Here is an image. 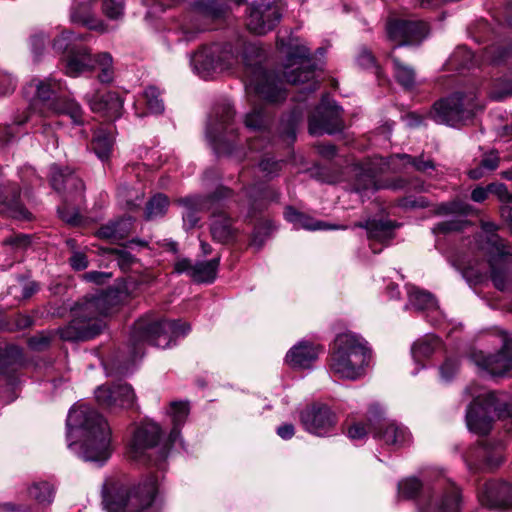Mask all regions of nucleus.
Listing matches in <instances>:
<instances>
[{
    "instance_id": "393cba45",
    "label": "nucleus",
    "mask_w": 512,
    "mask_h": 512,
    "mask_svg": "<svg viewBox=\"0 0 512 512\" xmlns=\"http://www.w3.org/2000/svg\"><path fill=\"white\" fill-rule=\"evenodd\" d=\"M220 263V257H215L209 261H200L192 264V262L183 258L178 260L174 265V270L177 273H186L195 282L198 283H212L217 274Z\"/></svg>"
},
{
    "instance_id": "09e8293b",
    "label": "nucleus",
    "mask_w": 512,
    "mask_h": 512,
    "mask_svg": "<svg viewBox=\"0 0 512 512\" xmlns=\"http://www.w3.org/2000/svg\"><path fill=\"white\" fill-rule=\"evenodd\" d=\"M474 54L468 48L461 46L453 53L451 62L460 68H471L474 65Z\"/></svg>"
},
{
    "instance_id": "b1692460",
    "label": "nucleus",
    "mask_w": 512,
    "mask_h": 512,
    "mask_svg": "<svg viewBox=\"0 0 512 512\" xmlns=\"http://www.w3.org/2000/svg\"><path fill=\"white\" fill-rule=\"evenodd\" d=\"M317 113L321 115L320 118L314 115L309 119L311 135L334 134L343 128L341 109L337 105L326 104V99H323Z\"/></svg>"
},
{
    "instance_id": "72a5a7b5",
    "label": "nucleus",
    "mask_w": 512,
    "mask_h": 512,
    "mask_svg": "<svg viewBox=\"0 0 512 512\" xmlns=\"http://www.w3.org/2000/svg\"><path fill=\"white\" fill-rule=\"evenodd\" d=\"M285 219L292 223L296 229L306 230H331V229H346L345 226L331 225L324 221H318L314 218L298 212L292 207H287L284 212Z\"/></svg>"
},
{
    "instance_id": "c756f323",
    "label": "nucleus",
    "mask_w": 512,
    "mask_h": 512,
    "mask_svg": "<svg viewBox=\"0 0 512 512\" xmlns=\"http://www.w3.org/2000/svg\"><path fill=\"white\" fill-rule=\"evenodd\" d=\"M19 196L16 184L0 185V203L7 207L9 215L18 220H30L31 213L19 203Z\"/></svg>"
},
{
    "instance_id": "a18cd8bd",
    "label": "nucleus",
    "mask_w": 512,
    "mask_h": 512,
    "mask_svg": "<svg viewBox=\"0 0 512 512\" xmlns=\"http://www.w3.org/2000/svg\"><path fill=\"white\" fill-rule=\"evenodd\" d=\"M29 494L39 504L49 505L54 499V488L48 482H37L30 487Z\"/></svg>"
},
{
    "instance_id": "774afa93",
    "label": "nucleus",
    "mask_w": 512,
    "mask_h": 512,
    "mask_svg": "<svg viewBox=\"0 0 512 512\" xmlns=\"http://www.w3.org/2000/svg\"><path fill=\"white\" fill-rule=\"evenodd\" d=\"M110 277V274L99 272V271H90L83 275V279L87 282H93L96 284H102L106 279Z\"/></svg>"
},
{
    "instance_id": "864d4df0",
    "label": "nucleus",
    "mask_w": 512,
    "mask_h": 512,
    "mask_svg": "<svg viewBox=\"0 0 512 512\" xmlns=\"http://www.w3.org/2000/svg\"><path fill=\"white\" fill-rule=\"evenodd\" d=\"M77 38L78 37L76 35H74L73 32L64 31L61 33L60 36H58L57 38L54 39V41L52 43V48L56 52L63 53L66 51L68 53V50L71 49L70 44H71L72 40L77 39Z\"/></svg>"
},
{
    "instance_id": "69168bd1",
    "label": "nucleus",
    "mask_w": 512,
    "mask_h": 512,
    "mask_svg": "<svg viewBox=\"0 0 512 512\" xmlns=\"http://www.w3.org/2000/svg\"><path fill=\"white\" fill-rule=\"evenodd\" d=\"M359 66L363 68H372L375 66V59L372 53L368 50H363L357 57Z\"/></svg>"
},
{
    "instance_id": "79ce46f5",
    "label": "nucleus",
    "mask_w": 512,
    "mask_h": 512,
    "mask_svg": "<svg viewBox=\"0 0 512 512\" xmlns=\"http://www.w3.org/2000/svg\"><path fill=\"white\" fill-rule=\"evenodd\" d=\"M249 201L252 210L263 207L269 201L278 199V194L270 187L256 186L250 188L248 192Z\"/></svg>"
},
{
    "instance_id": "052dcab7",
    "label": "nucleus",
    "mask_w": 512,
    "mask_h": 512,
    "mask_svg": "<svg viewBox=\"0 0 512 512\" xmlns=\"http://www.w3.org/2000/svg\"><path fill=\"white\" fill-rule=\"evenodd\" d=\"M45 44H46V35L44 33H42V32L37 33L31 37L32 51L36 57L41 55L42 51L45 48Z\"/></svg>"
},
{
    "instance_id": "680f3d73",
    "label": "nucleus",
    "mask_w": 512,
    "mask_h": 512,
    "mask_svg": "<svg viewBox=\"0 0 512 512\" xmlns=\"http://www.w3.org/2000/svg\"><path fill=\"white\" fill-rule=\"evenodd\" d=\"M69 261L72 268L77 271L83 270L88 266L87 257L81 252H74Z\"/></svg>"
},
{
    "instance_id": "5fc2aeb1",
    "label": "nucleus",
    "mask_w": 512,
    "mask_h": 512,
    "mask_svg": "<svg viewBox=\"0 0 512 512\" xmlns=\"http://www.w3.org/2000/svg\"><path fill=\"white\" fill-rule=\"evenodd\" d=\"M282 162L275 161L272 158H264L259 163V170L263 173L266 178L276 176L281 170Z\"/></svg>"
},
{
    "instance_id": "338daca9",
    "label": "nucleus",
    "mask_w": 512,
    "mask_h": 512,
    "mask_svg": "<svg viewBox=\"0 0 512 512\" xmlns=\"http://www.w3.org/2000/svg\"><path fill=\"white\" fill-rule=\"evenodd\" d=\"M498 164L499 157L495 152H490L489 154H486L481 160L482 167L490 171L496 169L498 167Z\"/></svg>"
},
{
    "instance_id": "58836bf2",
    "label": "nucleus",
    "mask_w": 512,
    "mask_h": 512,
    "mask_svg": "<svg viewBox=\"0 0 512 512\" xmlns=\"http://www.w3.org/2000/svg\"><path fill=\"white\" fill-rule=\"evenodd\" d=\"M398 164L402 167L411 165L415 170L420 172H426L429 169H434V163L430 159L424 160L422 156L413 158L408 154H395L389 158L388 165L392 166L393 171H398L400 169Z\"/></svg>"
},
{
    "instance_id": "39448f33",
    "label": "nucleus",
    "mask_w": 512,
    "mask_h": 512,
    "mask_svg": "<svg viewBox=\"0 0 512 512\" xmlns=\"http://www.w3.org/2000/svg\"><path fill=\"white\" fill-rule=\"evenodd\" d=\"M370 358L368 343L360 335L341 333L334 340L330 370L339 378L356 380L364 374Z\"/></svg>"
},
{
    "instance_id": "0eeeda50",
    "label": "nucleus",
    "mask_w": 512,
    "mask_h": 512,
    "mask_svg": "<svg viewBox=\"0 0 512 512\" xmlns=\"http://www.w3.org/2000/svg\"><path fill=\"white\" fill-rule=\"evenodd\" d=\"M465 393L473 399L466 412V423L470 431L487 434L492 427V412L498 417L511 416L508 403L494 392L472 384L465 389Z\"/></svg>"
},
{
    "instance_id": "49530a36",
    "label": "nucleus",
    "mask_w": 512,
    "mask_h": 512,
    "mask_svg": "<svg viewBox=\"0 0 512 512\" xmlns=\"http://www.w3.org/2000/svg\"><path fill=\"white\" fill-rule=\"evenodd\" d=\"M423 488L422 483L415 477H408L398 483V497L411 499L418 495Z\"/></svg>"
},
{
    "instance_id": "37998d69",
    "label": "nucleus",
    "mask_w": 512,
    "mask_h": 512,
    "mask_svg": "<svg viewBox=\"0 0 512 512\" xmlns=\"http://www.w3.org/2000/svg\"><path fill=\"white\" fill-rule=\"evenodd\" d=\"M489 95L491 99L496 101L512 97V74L495 79L490 88Z\"/></svg>"
},
{
    "instance_id": "9d476101",
    "label": "nucleus",
    "mask_w": 512,
    "mask_h": 512,
    "mask_svg": "<svg viewBox=\"0 0 512 512\" xmlns=\"http://www.w3.org/2000/svg\"><path fill=\"white\" fill-rule=\"evenodd\" d=\"M161 429L157 423H141L134 431L129 455L135 461H151L159 471L165 469L169 454L168 443L159 445Z\"/></svg>"
},
{
    "instance_id": "6ab92c4d",
    "label": "nucleus",
    "mask_w": 512,
    "mask_h": 512,
    "mask_svg": "<svg viewBox=\"0 0 512 512\" xmlns=\"http://www.w3.org/2000/svg\"><path fill=\"white\" fill-rule=\"evenodd\" d=\"M282 17L279 5L272 0H257L249 7L247 29L256 35H265L273 30Z\"/></svg>"
},
{
    "instance_id": "f3484780",
    "label": "nucleus",
    "mask_w": 512,
    "mask_h": 512,
    "mask_svg": "<svg viewBox=\"0 0 512 512\" xmlns=\"http://www.w3.org/2000/svg\"><path fill=\"white\" fill-rule=\"evenodd\" d=\"M461 494L453 483L438 482L426 490L418 502V512H459Z\"/></svg>"
},
{
    "instance_id": "bb28decb",
    "label": "nucleus",
    "mask_w": 512,
    "mask_h": 512,
    "mask_svg": "<svg viewBox=\"0 0 512 512\" xmlns=\"http://www.w3.org/2000/svg\"><path fill=\"white\" fill-rule=\"evenodd\" d=\"M408 303L405 305V309H415L417 311H426L429 321L433 325L440 324L443 317L442 312L439 309L438 303L434 296L424 290H421L415 286H407Z\"/></svg>"
},
{
    "instance_id": "0e129e2a",
    "label": "nucleus",
    "mask_w": 512,
    "mask_h": 512,
    "mask_svg": "<svg viewBox=\"0 0 512 512\" xmlns=\"http://www.w3.org/2000/svg\"><path fill=\"white\" fill-rule=\"evenodd\" d=\"M4 243L16 247H26L30 243V236L27 234H18L6 238Z\"/></svg>"
},
{
    "instance_id": "20e7f679",
    "label": "nucleus",
    "mask_w": 512,
    "mask_h": 512,
    "mask_svg": "<svg viewBox=\"0 0 512 512\" xmlns=\"http://www.w3.org/2000/svg\"><path fill=\"white\" fill-rule=\"evenodd\" d=\"M118 304L114 291L101 292L87 299L74 319L59 329L60 338L66 341H84L96 337L104 328L99 316H107L115 311Z\"/></svg>"
},
{
    "instance_id": "6e6552de",
    "label": "nucleus",
    "mask_w": 512,
    "mask_h": 512,
    "mask_svg": "<svg viewBox=\"0 0 512 512\" xmlns=\"http://www.w3.org/2000/svg\"><path fill=\"white\" fill-rule=\"evenodd\" d=\"M30 87L35 88L32 109L36 110L41 105L45 108V111L41 108L40 113L45 117L49 114H65L75 125L84 123L81 106L75 100L62 95L63 85L61 81L54 78L33 79Z\"/></svg>"
},
{
    "instance_id": "c03bdc74",
    "label": "nucleus",
    "mask_w": 512,
    "mask_h": 512,
    "mask_svg": "<svg viewBox=\"0 0 512 512\" xmlns=\"http://www.w3.org/2000/svg\"><path fill=\"white\" fill-rule=\"evenodd\" d=\"M169 205L168 198L163 194L152 197L146 205V219L154 220L163 217Z\"/></svg>"
},
{
    "instance_id": "3c124183",
    "label": "nucleus",
    "mask_w": 512,
    "mask_h": 512,
    "mask_svg": "<svg viewBox=\"0 0 512 512\" xmlns=\"http://www.w3.org/2000/svg\"><path fill=\"white\" fill-rule=\"evenodd\" d=\"M245 125L250 130H262L266 125L265 116L261 109H254L245 118Z\"/></svg>"
},
{
    "instance_id": "2f4dec72",
    "label": "nucleus",
    "mask_w": 512,
    "mask_h": 512,
    "mask_svg": "<svg viewBox=\"0 0 512 512\" xmlns=\"http://www.w3.org/2000/svg\"><path fill=\"white\" fill-rule=\"evenodd\" d=\"M210 232L214 241L221 244L233 242L237 236V229L233 226L232 220L224 213H213Z\"/></svg>"
},
{
    "instance_id": "4468645a",
    "label": "nucleus",
    "mask_w": 512,
    "mask_h": 512,
    "mask_svg": "<svg viewBox=\"0 0 512 512\" xmlns=\"http://www.w3.org/2000/svg\"><path fill=\"white\" fill-rule=\"evenodd\" d=\"M475 107L472 95L454 93L437 101L430 115L436 123L455 127L470 119L474 114Z\"/></svg>"
},
{
    "instance_id": "1a4fd4ad",
    "label": "nucleus",
    "mask_w": 512,
    "mask_h": 512,
    "mask_svg": "<svg viewBox=\"0 0 512 512\" xmlns=\"http://www.w3.org/2000/svg\"><path fill=\"white\" fill-rule=\"evenodd\" d=\"M189 331L190 325L186 322L141 318L132 328L130 342L135 351L143 344L168 348L178 337L185 336Z\"/></svg>"
},
{
    "instance_id": "c85d7f7f",
    "label": "nucleus",
    "mask_w": 512,
    "mask_h": 512,
    "mask_svg": "<svg viewBox=\"0 0 512 512\" xmlns=\"http://www.w3.org/2000/svg\"><path fill=\"white\" fill-rule=\"evenodd\" d=\"M318 346L307 341H300L287 352L285 361L294 369H309L317 360Z\"/></svg>"
},
{
    "instance_id": "13d9d810",
    "label": "nucleus",
    "mask_w": 512,
    "mask_h": 512,
    "mask_svg": "<svg viewBox=\"0 0 512 512\" xmlns=\"http://www.w3.org/2000/svg\"><path fill=\"white\" fill-rule=\"evenodd\" d=\"M115 225V236L116 240L125 238L132 227L131 218H122L116 221H113Z\"/></svg>"
},
{
    "instance_id": "bf43d9fd",
    "label": "nucleus",
    "mask_w": 512,
    "mask_h": 512,
    "mask_svg": "<svg viewBox=\"0 0 512 512\" xmlns=\"http://www.w3.org/2000/svg\"><path fill=\"white\" fill-rule=\"evenodd\" d=\"M51 337L47 334L41 333L31 337L28 340L29 346L34 350H42L49 346Z\"/></svg>"
},
{
    "instance_id": "a878e982",
    "label": "nucleus",
    "mask_w": 512,
    "mask_h": 512,
    "mask_svg": "<svg viewBox=\"0 0 512 512\" xmlns=\"http://www.w3.org/2000/svg\"><path fill=\"white\" fill-rule=\"evenodd\" d=\"M481 505L488 508H507L512 506V485L505 482H487L478 492Z\"/></svg>"
},
{
    "instance_id": "4c0bfd02",
    "label": "nucleus",
    "mask_w": 512,
    "mask_h": 512,
    "mask_svg": "<svg viewBox=\"0 0 512 512\" xmlns=\"http://www.w3.org/2000/svg\"><path fill=\"white\" fill-rule=\"evenodd\" d=\"M384 430L377 435L383 439L386 444L401 446L410 439V434L406 427L395 422H385L382 424Z\"/></svg>"
},
{
    "instance_id": "473e14b6",
    "label": "nucleus",
    "mask_w": 512,
    "mask_h": 512,
    "mask_svg": "<svg viewBox=\"0 0 512 512\" xmlns=\"http://www.w3.org/2000/svg\"><path fill=\"white\" fill-rule=\"evenodd\" d=\"M71 21L91 30L106 32V25L92 13L91 2H74L71 8Z\"/></svg>"
},
{
    "instance_id": "f257e3e1",
    "label": "nucleus",
    "mask_w": 512,
    "mask_h": 512,
    "mask_svg": "<svg viewBox=\"0 0 512 512\" xmlns=\"http://www.w3.org/2000/svg\"><path fill=\"white\" fill-rule=\"evenodd\" d=\"M496 230L494 223L482 222L474 245L467 252L456 255L452 265L468 282L476 284L486 276L488 263L494 286L505 291L512 286V246Z\"/></svg>"
},
{
    "instance_id": "7c9ffc66",
    "label": "nucleus",
    "mask_w": 512,
    "mask_h": 512,
    "mask_svg": "<svg viewBox=\"0 0 512 512\" xmlns=\"http://www.w3.org/2000/svg\"><path fill=\"white\" fill-rule=\"evenodd\" d=\"M353 171L355 176L354 189L356 192L362 195H369L382 187L376 181L377 173L382 171L381 168L377 170L369 163L356 165Z\"/></svg>"
},
{
    "instance_id": "603ef678",
    "label": "nucleus",
    "mask_w": 512,
    "mask_h": 512,
    "mask_svg": "<svg viewBox=\"0 0 512 512\" xmlns=\"http://www.w3.org/2000/svg\"><path fill=\"white\" fill-rule=\"evenodd\" d=\"M459 360L458 358L448 357L440 366V377L443 381H449L458 372Z\"/></svg>"
},
{
    "instance_id": "aec40b11",
    "label": "nucleus",
    "mask_w": 512,
    "mask_h": 512,
    "mask_svg": "<svg viewBox=\"0 0 512 512\" xmlns=\"http://www.w3.org/2000/svg\"><path fill=\"white\" fill-rule=\"evenodd\" d=\"M97 403L110 410L131 409L136 405V394L128 383L103 384L94 391Z\"/></svg>"
},
{
    "instance_id": "4be33fe9",
    "label": "nucleus",
    "mask_w": 512,
    "mask_h": 512,
    "mask_svg": "<svg viewBox=\"0 0 512 512\" xmlns=\"http://www.w3.org/2000/svg\"><path fill=\"white\" fill-rule=\"evenodd\" d=\"M386 32L397 46H405L421 42L427 35L428 27L422 21L395 19L387 23Z\"/></svg>"
},
{
    "instance_id": "423d86ee",
    "label": "nucleus",
    "mask_w": 512,
    "mask_h": 512,
    "mask_svg": "<svg viewBox=\"0 0 512 512\" xmlns=\"http://www.w3.org/2000/svg\"><path fill=\"white\" fill-rule=\"evenodd\" d=\"M262 58V50L256 44L250 43L244 47L242 62L246 91L268 103L279 102L285 99L286 93L276 75L263 68Z\"/></svg>"
},
{
    "instance_id": "ddd939ff",
    "label": "nucleus",
    "mask_w": 512,
    "mask_h": 512,
    "mask_svg": "<svg viewBox=\"0 0 512 512\" xmlns=\"http://www.w3.org/2000/svg\"><path fill=\"white\" fill-rule=\"evenodd\" d=\"M238 62L239 57L230 44H213L204 47L191 58L195 72L204 79L210 77L214 72L229 70Z\"/></svg>"
},
{
    "instance_id": "a211bd4d",
    "label": "nucleus",
    "mask_w": 512,
    "mask_h": 512,
    "mask_svg": "<svg viewBox=\"0 0 512 512\" xmlns=\"http://www.w3.org/2000/svg\"><path fill=\"white\" fill-rule=\"evenodd\" d=\"M299 421L309 434L326 437L333 434L338 417L327 404L312 403L299 411Z\"/></svg>"
},
{
    "instance_id": "f704fd0d",
    "label": "nucleus",
    "mask_w": 512,
    "mask_h": 512,
    "mask_svg": "<svg viewBox=\"0 0 512 512\" xmlns=\"http://www.w3.org/2000/svg\"><path fill=\"white\" fill-rule=\"evenodd\" d=\"M354 227L364 228L367 231L368 239L384 243L393 237L395 226L390 221L368 220L366 222H358Z\"/></svg>"
},
{
    "instance_id": "a19ab883",
    "label": "nucleus",
    "mask_w": 512,
    "mask_h": 512,
    "mask_svg": "<svg viewBox=\"0 0 512 512\" xmlns=\"http://www.w3.org/2000/svg\"><path fill=\"white\" fill-rule=\"evenodd\" d=\"M394 67V75L397 82L406 89L412 88L416 84V74L414 69L401 62L398 58L390 55Z\"/></svg>"
},
{
    "instance_id": "e433bc0d",
    "label": "nucleus",
    "mask_w": 512,
    "mask_h": 512,
    "mask_svg": "<svg viewBox=\"0 0 512 512\" xmlns=\"http://www.w3.org/2000/svg\"><path fill=\"white\" fill-rule=\"evenodd\" d=\"M169 414L173 428L169 434L168 443L174 444L180 436V427L185 423L189 414V405L187 402H172Z\"/></svg>"
},
{
    "instance_id": "f03ea898",
    "label": "nucleus",
    "mask_w": 512,
    "mask_h": 512,
    "mask_svg": "<svg viewBox=\"0 0 512 512\" xmlns=\"http://www.w3.org/2000/svg\"><path fill=\"white\" fill-rule=\"evenodd\" d=\"M68 448L85 461L104 463L111 456L107 421L87 404L73 406L67 416Z\"/></svg>"
},
{
    "instance_id": "c9c22d12",
    "label": "nucleus",
    "mask_w": 512,
    "mask_h": 512,
    "mask_svg": "<svg viewBox=\"0 0 512 512\" xmlns=\"http://www.w3.org/2000/svg\"><path fill=\"white\" fill-rule=\"evenodd\" d=\"M441 349V340L437 336L429 334L413 343L411 354L414 361L419 364Z\"/></svg>"
},
{
    "instance_id": "8fccbe9b",
    "label": "nucleus",
    "mask_w": 512,
    "mask_h": 512,
    "mask_svg": "<svg viewBox=\"0 0 512 512\" xmlns=\"http://www.w3.org/2000/svg\"><path fill=\"white\" fill-rule=\"evenodd\" d=\"M102 12L109 19L117 20L123 16V0H102Z\"/></svg>"
},
{
    "instance_id": "de8ad7c7",
    "label": "nucleus",
    "mask_w": 512,
    "mask_h": 512,
    "mask_svg": "<svg viewBox=\"0 0 512 512\" xmlns=\"http://www.w3.org/2000/svg\"><path fill=\"white\" fill-rule=\"evenodd\" d=\"M143 99L145 100L147 109L150 113L160 114L164 111V103L160 98V92L156 87L150 86L146 88L143 92Z\"/></svg>"
},
{
    "instance_id": "f8f14e48",
    "label": "nucleus",
    "mask_w": 512,
    "mask_h": 512,
    "mask_svg": "<svg viewBox=\"0 0 512 512\" xmlns=\"http://www.w3.org/2000/svg\"><path fill=\"white\" fill-rule=\"evenodd\" d=\"M51 185L56 191L64 194V205L58 208L61 219L70 225L79 224L80 214L75 208H69V204L82 200L85 189L83 181L70 168L53 166Z\"/></svg>"
},
{
    "instance_id": "7ed1b4c3",
    "label": "nucleus",
    "mask_w": 512,
    "mask_h": 512,
    "mask_svg": "<svg viewBox=\"0 0 512 512\" xmlns=\"http://www.w3.org/2000/svg\"><path fill=\"white\" fill-rule=\"evenodd\" d=\"M159 490V478L150 474L137 482L107 481L103 488L106 512H145L153 505Z\"/></svg>"
},
{
    "instance_id": "5701e85b",
    "label": "nucleus",
    "mask_w": 512,
    "mask_h": 512,
    "mask_svg": "<svg viewBox=\"0 0 512 512\" xmlns=\"http://www.w3.org/2000/svg\"><path fill=\"white\" fill-rule=\"evenodd\" d=\"M231 191L228 188L220 187L210 198H203L201 196H188L178 200V203L183 206V222L186 229L194 228L199 217L197 213L205 208L211 209L215 202L220 199L228 197Z\"/></svg>"
},
{
    "instance_id": "9b49d317",
    "label": "nucleus",
    "mask_w": 512,
    "mask_h": 512,
    "mask_svg": "<svg viewBox=\"0 0 512 512\" xmlns=\"http://www.w3.org/2000/svg\"><path fill=\"white\" fill-rule=\"evenodd\" d=\"M63 62L65 73L70 77L99 69L98 80L101 83H110L114 78L113 59L107 52L92 55L86 47H72Z\"/></svg>"
},
{
    "instance_id": "6e6d98bb",
    "label": "nucleus",
    "mask_w": 512,
    "mask_h": 512,
    "mask_svg": "<svg viewBox=\"0 0 512 512\" xmlns=\"http://www.w3.org/2000/svg\"><path fill=\"white\" fill-rule=\"evenodd\" d=\"M488 190L491 194L496 195L504 205L512 204V194L505 184L491 183L488 185Z\"/></svg>"
},
{
    "instance_id": "e2e57ef3",
    "label": "nucleus",
    "mask_w": 512,
    "mask_h": 512,
    "mask_svg": "<svg viewBox=\"0 0 512 512\" xmlns=\"http://www.w3.org/2000/svg\"><path fill=\"white\" fill-rule=\"evenodd\" d=\"M41 134L47 138L45 143L46 149L56 148L58 146L57 137L50 125L43 124L41 127Z\"/></svg>"
},
{
    "instance_id": "ea45409f",
    "label": "nucleus",
    "mask_w": 512,
    "mask_h": 512,
    "mask_svg": "<svg viewBox=\"0 0 512 512\" xmlns=\"http://www.w3.org/2000/svg\"><path fill=\"white\" fill-rule=\"evenodd\" d=\"M114 143L112 132L104 129L95 131L92 141V149L97 157L105 161L110 157Z\"/></svg>"
},
{
    "instance_id": "cd10ccee",
    "label": "nucleus",
    "mask_w": 512,
    "mask_h": 512,
    "mask_svg": "<svg viewBox=\"0 0 512 512\" xmlns=\"http://www.w3.org/2000/svg\"><path fill=\"white\" fill-rule=\"evenodd\" d=\"M87 102L94 113H98L109 120L119 118L123 110V100L118 93L108 91L104 94H87Z\"/></svg>"
},
{
    "instance_id": "4d7b16f0",
    "label": "nucleus",
    "mask_w": 512,
    "mask_h": 512,
    "mask_svg": "<svg viewBox=\"0 0 512 512\" xmlns=\"http://www.w3.org/2000/svg\"><path fill=\"white\" fill-rule=\"evenodd\" d=\"M464 227V222L459 219H451L446 220L443 222L438 223L434 228L433 231L436 232H451V231H458L462 230Z\"/></svg>"
},
{
    "instance_id": "dca6fc26",
    "label": "nucleus",
    "mask_w": 512,
    "mask_h": 512,
    "mask_svg": "<svg viewBox=\"0 0 512 512\" xmlns=\"http://www.w3.org/2000/svg\"><path fill=\"white\" fill-rule=\"evenodd\" d=\"M234 111L230 104H224L215 112V118L207 127V137L218 155L232 153L236 129L233 124Z\"/></svg>"
},
{
    "instance_id": "412c9836",
    "label": "nucleus",
    "mask_w": 512,
    "mask_h": 512,
    "mask_svg": "<svg viewBox=\"0 0 512 512\" xmlns=\"http://www.w3.org/2000/svg\"><path fill=\"white\" fill-rule=\"evenodd\" d=\"M501 350L493 355H485L482 351L472 354L475 364L493 376H502L512 369V338L503 335Z\"/></svg>"
},
{
    "instance_id": "2eb2a0df",
    "label": "nucleus",
    "mask_w": 512,
    "mask_h": 512,
    "mask_svg": "<svg viewBox=\"0 0 512 512\" xmlns=\"http://www.w3.org/2000/svg\"><path fill=\"white\" fill-rule=\"evenodd\" d=\"M283 76L291 84L307 83L305 90L308 92H313L318 88L314 65L307 47L295 46L287 51Z\"/></svg>"
}]
</instances>
